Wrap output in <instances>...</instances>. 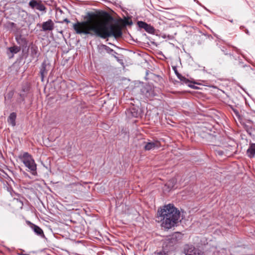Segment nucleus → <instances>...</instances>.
I'll return each mask as SVG.
<instances>
[{
  "label": "nucleus",
  "mask_w": 255,
  "mask_h": 255,
  "mask_svg": "<svg viewBox=\"0 0 255 255\" xmlns=\"http://www.w3.org/2000/svg\"><path fill=\"white\" fill-rule=\"evenodd\" d=\"M84 19V21L77 22L73 25V28L78 34H89L107 40L110 37L118 39L122 36L121 25L107 12H88Z\"/></svg>",
  "instance_id": "f257e3e1"
},
{
  "label": "nucleus",
  "mask_w": 255,
  "mask_h": 255,
  "mask_svg": "<svg viewBox=\"0 0 255 255\" xmlns=\"http://www.w3.org/2000/svg\"><path fill=\"white\" fill-rule=\"evenodd\" d=\"M158 214L162 221L161 226L165 229H169L174 227L178 222L180 213L173 205L168 204L163 207Z\"/></svg>",
  "instance_id": "f03ea898"
},
{
  "label": "nucleus",
  "mask_w": 255,
  "mask_h": 255,
  "mask_svg": "<svg viewBox=\"0 0 255 255\" xmlns=\"http://www.w3.org/2000/svg\"><path fill=\"white\" fill-rule=\"evenodd\" d=\"M183 234L180 232H175L167 238L163 247L167 250H171L175 245L181 242Z\"/></svg>",
  "instance_id": "7ed1b4c3"
},
{
  "label": "nucleus",
  "mask_w": 255,
  "mask_h": 255,
  "mask_svg": "<svg viewBox=\"0 0 255 255\" xmlns=\"http://www.w3.org/2000/svg\"><path fill=\"white\" fill-rule=\"evenodd\" d=\"M25 166L31 172V173L35 175L37 174L36 164L35 163L32 156L28 152H24L22 155L19 156Z\"/></svg>",
  "instance_id": "20e7f679"
},
{
  "label": "nucleus",
  "mask_w": 255,
  "mask_h": 255,
  "mask_svg": "<svg viewBox=\"0 0 255 255\" xmlns=\"http://www.w3.org/2000/svg\"><path fill=\"white\" fill-rule=\"evenodd\" d=\"M28 5L33 9L38 10L43 13L46 12V7L41 0H31Z\"/></svg>",
  "instance_id": "39448f33"
},
{
  "label": "nucleus",
  "mask_w": 255,
  "mask_h": 255,
  "mask_svg": "<svg viewBox=\"0 0 255 255\" xmlns=\"http://www.w3.org/2000/svg\"><path fill=\"white\" fill-rule=\"evenodd\" d=\"M141 114V111L139 108L134 106L130 107L126 111V116L129 119L140 117Z\"/></svg>",
  "instance_id": "423d86ee"
},
{
  "label": "nucleus",
  "mask_w": 255,
  "mask_h": 255,
  "mask_svg": "<svg viewBox=\"0 0 255 255\" xmlns=\"http://www.w3.org/2000/svg\"><path fill=\"white\" fill-rule=\"evenodd\" d=\"M141 93L149 99H151L156 95L153 87L149 85L143 86L141 89Z\"/></svg>",
  "instance_id": "0eeeda50"
},
{
  "label": "nucleus",
  "mask_w": 255,
  "mask_h": 255,
  "mask_svg": "<svg viewBox=\"0 0 255 255\" xmlns=\"http://www.w3.org/2000/svg\"><path fill=\"white\" fill-rule=\"evenodd\" d=\"M50 67L49 62L46 60H44L41 64L40 70V74L42 82L44 81V77L47 75Z\"/></svg>",
  "instance_id": "6e6552de"
},
{
  "label": "nucleus",
  "mask_w": 255,
  "mask_h": 255,
  "mask_svg": "<svg viewBox=\"0 0 255 255\" xmlns=\"http://www.w3.org/2000/svg\"><path fill=\"white\" fill-rule=\"evenodd\" d=\"M144 149L145 150H150L158 148L161 146L160 142L157 140H149L148 142H144Z\"/></svg>",
  "instance_id": "1a4fd4ad"
},
{
  "label": "nucleus",
  "mask_w": 255,
  "mask_h": 255,
  "mask_svg": "<svg viewBox=\"0 0 255 255\" xmlns=\"http://www.w3.org/2000/svg\"><path fill=\"white\" fill-rule=\"evenodd\" d=\"M186 255H200L201 252L192 245H186L184 248Z\"/></svg>",
  "instance_id": "9d476101"
},
{
  "label": "nucleus",
  "mask_w": 255,
  "mask_h": 255,
  "mask_svg": "<svg viewBox=\"0 0 255 255\" xmlns=\"http://www.w3.org/2000/svg\"><path fill=\"white\" fill-rule=\"evenodd\" d=\"M137 25L140 28L144 29L147 32L150 34H154L155 32L154 28L150 24L147 23L142 21H138L137 22Z\"/></svg>",
  "instance_id": "9b49d317"
},
{
  "label": "nucleus",
  "mask_w": 255,
  "mask_h": 255,
  "mask_svg": "<svg viewBox=\"0 0 255 255\" xmlns=\"http://www.w3.org/2000/svg\"><path fill=\"white\" fill-rule=\"evenodd\" d=\"M27 223L29 225L30 227L37 235L42 238L45 237L43 230L39 226L31 223L29 221L27 222Z\"/></svg>",
  "instance_id": "f8f14e48"
},
{
  "label": "nucleus",
  "mask_w": 255,
  "mask_h": 255,
  "mask_svg": "<svg viewBox=\"0 0 255 255\" xmlns=\"http://www.w3.org/2000/svg\"><path fill=\"white\" fill-rule=\"evenodd\" d=\"M15 40L17 44L19 45V47H22L24 48H26L27 46V41L24 36L21 34H17L15 36Z\"/></svg>",
  "instance_id": "ddd939ff"
},
{
  "label": "nucleus",
  "mask_w": 255,
  "mask_h": 255,
  "mask_svg": "<svg viewBox=\"0 0 255 255\" xmlns=\"http://www.w3.org/2000/svg\"><path fill=\"white\" fill-rule=\"evenodd\" d=\"M54 23L53 21L49 19L42 24V28L43 31H51L54 29Z\"/></svg>",
  "instance_id": "4468645a"
},
{
  "label": "nucleus",
  "mask_w": 255,
  "mask_h": 255,
  "mask_svg": "<svg viewBox=\"0 0 255 255\" xmlns=\"http://www.w3.org/2000/svg\"><path fill=\"white\" fill-rule=\"evenodd\" d=\"M247 154L250 158L254 157L255 155V143L250 144V146L247 150Z\"/></svg>",
  "instance_id": "2eb2a0df"
},
{
  "label": "nucleus",
  "mask_w": 255,
  "mask_h": 255,
  "mask_svg": "<svg viewBox=\"0 0 255 255\" xmlns=\"http://www.w3.org/2000/svg\"><path fill=\"white\" fill-rule=\"evenodd\" d=\"M30 55L33 58H38L39 53H38V49L37 46L33 45L30 47Z\"/></svg>",
  "instance_id": "dca6fc26"
},
{
  "label": "nucleus",
  "mask_w": 255,
  "mask_h": 255,
  "mask_svg": "<svg viewBox=\"0 0 255 255\" xmlns=\"http://www.w3.org/2000/svg\"><path fill=\"white\" fill-rule=\"evenodd\" d=\"M178 79L182 82L183 84H185L187 85H188L189 87L192 88L193 89H196V87L194 86L192 84V81H190L189 79H187L182 75Z\"/></svg>",
  "instance_id": "f3484780"
},
{
  "label": "nucleus",
  "mask_w": 255,
  "mask_h": 255,
  "mask_svg": "<svg viewBox=\"0 0 255 255\" xmlns=\"http://www.w3.org/2000/svg\"><path fill=\"white\" fill-rule=\"evenodd\" d=\"M16 118V114L15 113H12L10 114L8 118L7 121L8 123L11 125L13 127L15 126V119Z\"/></svg>",
  "instance_id": "a211bd4d"
},
{
  "label": "nucleus",
  "mask_w": 255,
  "mask_h": 255,
  "mask_svg": "<svg viewBox=\"0 0 255 255\" xmlns=\"http://www.w3.org/2000/svg\"><path fill=\"white\" fill-rule=\"evenodd\" d=\"M8 50L11 53L16 54L20 51L21 48L19 46H13L8 48Z\"/></svg>",
  "instance_id": "6ab92c4d"
},
{
  "label": "nucleus",
  "mask_w": 255,
  "mask_h": 255,
  "mask_svg": "<svg viewBox=\"0 0 255 255\" xmlns=\"http://www.w3.org/2000/svg\"><path fill=\"white\" fill-rule=\"evenodd\" d=\"M101 46L103 47L109 54H113V53L118 54L115 51L106 45L102 44Z\"/></svg>",
  "instance_id": "aec40b11"
},
{
  "label": "nucleus",
  "mask_w": 255,
  "mask_h": 255,
  "mask_svg": "<svg viewBox=\"0 0 255 255\" xmlns=\"http://www.w3.org/2000/svg\"><path fill=\"white\" fill-rule=\"evenodd\" d=\"M173 70L174 71V72H175V74L176 75V76H177V77L178 78H180V77H181L182 75L178 72L177 68L175 67H174L173 68Z\"/></svg>",
  "instance_id": "412c9836"
},
{
  "label": "nucleus",
  "mask_w": 255,
  "mask_h": 255,
  "mask_svg": "<svg viewBox=\"0 0 255 255\" xmlns=\"http://www.w3.org/2000/svg\"><path fill=\"white\" fill-rule=\"evenodd\" d=\"M217 154H218V155H222L223 154H224V151L223 150H218V149H216L215 150Z\"/></svg>",
  "instance_id": "4be33fe9"
},
{
  "label": "nucleus",
  "mask_w": 255,
  "mask_h": 255,
  "mask_svg": "<svg viewBox=\"0 0 255 255\" xmlns=\"http://www.w3.org/2000/svg\"><path fill=\"white\" fill-rule=\"evenodd\" d=\"M207 138H212L213 137V136H212V135L210 133H207L205 135Z\"/></svg>",
  "instance_id": "5701e85b"
},
{
  "label": "nucleus",
  "mask_w": 255,
  "mask_h": 255,
  "mask_svg": "<svg viewBox=\"0 0 255 255\" xmlns=\"http://www.w3.org/2000/svg\"><path fill=\"white\" fill-rule=\"evenodd\" d=\"M63 22H66L67 23H69L70 21L69 20H68L67 18H65L64 20H63Z\"/></svg>",
  "instance_id": "b1692460"
},
{
  "label": "nucleus",
  "mask_w": 255,
  "mask_h": 255,
  "mask_svg": "<svg viewBox=\"0 0 255 255\" xmlns=\"http://www.w3.org/2000/svg\"><path fill=\"white\" fill-rule=\"evenodd\" d=\"M247 120L248 121L249 123H253V120L250 119H247Z\"/></svg>",
  "instance_id": "393cba45"
},
{
  "label": "nucleus",
  "mask_w": 255,
  "mask_h": 255,
  "mask_svg": "<svg viewBox=\"0 0 255 255\" xmlns=\"http://www.w3.org/2000/svg\"><path fill=\"white\" fill-rule=\"evenodd\" d=\"M116 53H113V54H111L112 56H113L116 58L118 59V57L116 56Z\"/></svg>",
  "instance_id": "a878e982"
},
{
  "label": "nucleus",
  "mask_w": 255,
  "mask_h": 255,
  "mask_svg": "<svg viewBox=\"0 0 255 255\" xmlns=\"http://www.w3.org/2000/svg\"><path fill=\"white\" fill-rule=\"evenodd\" d=\"M222 51L225 54L227 55L228 53L225 52V50H222Z\"/></svg>",
  "instance_id": "bb28decb"
},
{
  "label": "nucleus",
  "mask_w": 255,
  "mask_h": 255,
  "mask_svg": "<svg viewBox=\"0 0 255 255\" xmlns=\"http://www.w3.org/2000/svg\"><path fill=\"white\" fill-rule=\"evenodd\" d=\"M234 112L236 113V115H238V112L237 111H234Z\"/></svg>",
  "instance_id": "cd10ccee"
},
{
  "label": "nucleus",
  "mask_w": 255,
  "mask_h": 255,
  "mask_svg": "<svg viewBox=\"0 0 255 255\" xmlns=\"http://www.w3.org/2000/svg\"><path fill=\"white\" fill-rule=\"evenodd\" d=\"M194 1H196V0H194Z\"/></svg>",
  "instance_id": "c85d7f7f"
}]
</instances>
